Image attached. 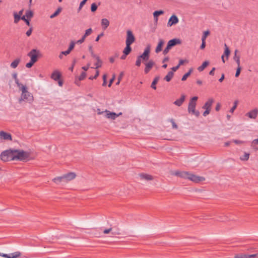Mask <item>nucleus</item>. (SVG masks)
I'll list each match as a JSON object with an SVG mask.
<instances>
[{"label":"nucleus","instance_id":"58836bf2","mask_svg":"<svg viewBox=\"0 0 258 258\" xmlns=\"http://www.w3.org/2000/svg\"><path fill=\"white\" fill-rule=\"evenodd\" d=\"M210 34V31L209 30L205 31L204 32L203 36L202 37V40L206 41V38Z\"/></svg>","mask_w":258,"mask_h":258},{"label":"nucleus","instance_id":"864d4df0","mask_svg":"<svg viewBox=\"0 0 258 258\" xmlns=\"http://www.w3.org/2000/svg\"><path fill=\"white\" fill-rule=\"evenodd\" d=\"M33 28L32 27L30 28V29L26 32V34L27 36H30L32 32Z\"/></svg>","mask_w":258,"mask_h":258},{"label":"nucleus","instance_id":"5701e85b","mask_svg":"<svg viewBox=\"0 0 258 258\" xmlns=\"http://www.w3.org/2000/svg\"><path fill=\"white\" fill-rule=\"evenodd\" d=\"M159 79H160V77L159 76H157L155 77V78L154 79V80L151 84V87L152 88H153L154 90L156 89V85L157 84L158 82L159 81Z\"/></svg>","mask_w":258,"mask_h":258},{"label":"nucleus","instance_id":"f704fd0d","mask_svg":"<svg viewBox=\"0 0 258 258\" xmlns=\"http://www.w3.org/2000/svg\"><path fill=\"white\" fill-rule=\"evenodd\" d=\"M224 46H225L224 54L226 55V56L227 57V59H228V56L230 53V51L228 47L227 46V45L226 44H225Z\"/></svg>","mask_w":258,"mask_h":258},{"label":"nucleus","instance_id":"4be33fe9","mask_svg":"<svg viewBox=\"0 0 258 258\" xmlns=\"http://www.w3.org/2000/svg\"><path fill=\"white\" fill-rule=\"evenodd\" d=\"M163 14L164 11L162 10L156 11L153 13L154 19L156 23H157L158 21V17H159L160 15H162Z\"/></svg>","mask_w":258,"mask_h":258},{"label":"nucleus","instance_id":"8fccbe9b","mask_svg":"<svg viewBox=\"0 0 258 258\" xmlns=\"http://www.w3.org/2000/svg\"><path fill=\"white\" fill-rule=\"evenodd\" d=\"M99 75V71L97 70L96 71V74L95 75V77L90 76L89 78V79H90V80L95 79L98 77Z\"/></svg>","mask_w":258,"mask_h":258},{"label":"nucleus","instance_id":"603ef678","mask_svg":"<svg viewBox=\"0 0 258 258\" xmlns=\"http://www.w3.org/2000/svg\"><path fill=\"white\" fill-rule=\"evenodd\" d=\"M188 62V60H187V59H184V60H183V59H180V60L179 61V63H178V66H179V67H180V66L181 65L183 64H184V63H185V62L187 63Z\"/></svg>","mask_w":258,"mask_h":258},{"label":"nucleus","instance_id":"a18cd8bd","mask_svg":"<svg viewBox=\"0 0 258 258\" xmlns=\"http://www.w3.org/2000/svg\"><path fill=\"white\" fill-rule=\"evenodd\" d=\"M86 76V74L85 72H82L81 74L79 76V81H82L84 80Z\"/></svg>","mask_w":258,"mask_h":258},{"label":"nucleus","instance_id":"0eeeda50","mask_svg":"<svg viewBox=\"0 0 258 258\" xmlns=\"http://www.w3.org/2000/svg\"><path fill=\"white\" fill-rule=\"evenodd\" d=\"M22 253L19 251L8 254L0 252V256L5 258H19L20 257Z\"/></svg>","mask_w":258,"mask_h":258},{"label":"nucleus","instance_id":"338daca9","mask_svg":"<svg viewBox=\"0 0 258 258\" xmlns=\"http://www.w3.org/2000/svg\"><path fill=\"white\" fill-rule=\"evenodd\" d=\"M220 107H221V104L220 103H217L216 104V107H215V110L217 111H219V110L220 109Z\"/></svg>","mask_w":258,"mask_h":258},{"label":"nucleus","instance_id":"aec40b11","mask_svg":"<svg viewBox=\"0 0 258 258\" xmlns=\"http://www.w3.org/2000/svg\"><path fill=\"white\" fill-rule=\"evenodd\" d=\"M61 77V74L57 71H54L51 76V78L55 81H57Z\"/></svg>","mask_w":258,"mask_h":258},{"label":"nucleus","instance_id":"f3484780","mask_svg":"<svg viewBox=\"0 0 258 258\" xmlns=\"http://www.w3.org/2000/svg\"><path fill=\"white\" fill-rule=\"evenodd\" d=\"M214 102V99L213 98H209L208 101L205 103L204 106L202 107L203 109H211V106Z\"/></svg>","mask_w":258,"mask_h":258},{"label":"nucleus","instance_id":"09e8293b","mask_svg":"<svg viewBox=\"0 0 258 258\" xmlns=\"http://www.w3.org/2000/svg\"><path fill=\"white\" fill-rule=\"evenodd\" d=\"M35 63L34 62H33L32 60H30V61L27 63L26 64V67L27 68H31L33 64Z\"/></svg>","mask_w":258,"mask_h":258},{"label":"nucleus","instance_id":"c85d7f7f","mask_svg":"<svg viewBox=\"0 0 258 258\" xmlns=\"http://www.w3.org/2000/svg\"><path fill=\"white\" fill-rule=\"evenodd\" d=\"M96 62L95 63V68L92 67L93 69H97L99 68H100L102 64V60L100 59V57L98 56L96 59Z\"/></svg>","mask_w":258,"mask_h":258},{"label":"nucleus","instance_id":"0e129e2a","mask_svg":"<svg viewBox=\"0 0 258 258\" xmlns=\"http://www.w3.org/2000/svg\"><path fill=\"white\" fill-rule=\"evenodd\" d=\"M112 228H108V229H105L104 231H103V233L104 234H108L109 233V232H110L111 231H112Z\"/></svg>","mask_w":258,"mask_h":258},{"label":"nucleus","instance_id":"473e14b6","mask_svg":"<svg viewBox=\"0 0 258 258\" xmlns=\"http://www.w3.org/2000/svg\"><path fill=\"white\" fill-rule=\"evenodd\" d=\"M61 10H62L61 8H60V7L58 8L53 14L50 15V18L51 19L55 18V17H56L57 16H58L59 14V13L61 12Z\"/></svg>","mask_w":258,"mask_h":258},{"label":"nucleus","instance_id":"e433bc0d","mask_svg":"<svg viewBox=\"0 0 258 258\" xmlns=\"http://www.w3.org/2000/svg\"><path fill=\"white\" fill-rule=\"evenodd\" d=\"M14 23L15 24L18 23V22L21 19V16L20 15H18L16 12H15L14 13Z\"/></svg>","mask_w":258,"mask_h":258},{"label":"nucleus","instance_id":"69168bd1","mask_svg":"<svg viewBox=\"0 0 258 258\" xmlns=\"http://www.w3.org/2000/svg\"><path fill=\"white\" fill-rule=\"evenodd\" d=\"M233 142L236 144H241L244 143L243 141L238 140H234Z\"/></svg>","mask_w":258,"mask_h":258},{"label":"nucleus","instance_id":"1a4fd4ad","mask_svg":"<svg viewBox=\"0 0 258 258\" xmlns=\"http://www.w3.org/2000/svg\"><path fill=\"white\" fill-rule=\"evenodd\" d=\"M33 95L28 91L26 92L25 93H22L21 97L19 99V103H21V101L23 100H26L28 102H31L33 100Z\"/></svg>","mask_w":258,"mask_h":258},{"label":"nucleus","instance_id":"dca6fc26","mask_svg":"<svg viewBox=\"0 0 258 258\" xmlns=\"http://www.w3.org/2000/svg\"><path fill=\"white\" fill-rule=\"evenodd\" d=\"M105 112L106 113L105 117L107 118L114 120L117 117V114L115 112H110L107 110H106Z\"/></svg>","mask_w":258,"mask_h":258},{"label":"nucleus","instance_id":"4468645a","mask_svg":"<svg viewBox=\"0 0 258 258\" xmlns=\"http://www.w3.org/2000/svg\"><path fill=\"white\" fill-rule=\"evenodd\" d=\"M0 137L5 140H12L11 135L4 131L0 132Z\"/></svg>","mask_w":258,"mask_h":258},{"label":"nucleus","instance_id":"c03bdc74","mask_svg":"<svg viewBox=\"0 0 258 258\" xmlns=\"http://www.w3.org/2000/svg\"><path fill=\"white\" fill-rule=\"evenodd\" d=\"M19 89L22 91V93H25L28 91L26 87L22 84L21 85H20V88Z\"/></svg>","mask_w":258,"mask_h":258},{"label":"nucleus","instance_id":"2eb2a0df","mask_svg":"<svg viewBox=\"0 0 258 258\" xmlns=\"http://www.w3.org/2000/svg\"><path fill=\"white\" fill-rule=\"evenodd\" d=\"M258 113V109H254L251 111L247 112L246 114V116H248L250 118L255 119L257 117Z\"/></svg>","mask_w":258,"mask_h":258},{"label":"nucleus","instance_id":"ddd939ff","mask_svg":"<svg viewBox=\"0 0 258 258\" xmlns=\"http://www.w3.org/2000/svg\"><path fill=\"white\" fill-rule=\"evenodd\" d=\"M145 68L144 70V72L145 74H148L151 69L153 68V67L155 64V62L153 60H150L148 62L145 63Z\"/></svg>","mask_w":258,"mask_h":258},{"label":"nucleus","instance_id":"a211bd4d","mask_svg":"<svg viewBox=\"0 0 258 258\" xmlns=\"http://www.w3.org/2000/svg\"><path fill=\"white\" fill-rule=\"evenodd\" d=\"M164 41L162 39H159L158 44L155 49V52L158 53L162 50V47L164 44Z\"/></svg>","mask_w":258,"mask_h":258},{"label":"nucleus","instance_id":"9b49d317","mask_svg":"<svg viewBox=\"0 0 258 258\" xmlns=\"http://www.w3.org/2000/svg\"><path fill=\"white\" fill-rule=\"evenodd\" d=\"M64 182H68L74 179L76 177V174L74 172H69L67 174H64L62 176Z\"/></svg>","mask_w":258,"mask_h":258},{"label":"nucleus","instance_id":"7ed1b4c3","mask_svg":"<svg viewBox=\"0 0 258 258\" xmlns=\"http://www.w3.org/2000/svg\"><path fill=\"white\" fill-rule=\"evenodd\" d=\"M15 149H9L2 152L1 159L3 161L15 160Z\"/></svg>","mask_w":258,"mask_h":258},{"label":"nucleus","instance_id":"2f4dec72","mask_svg":"<svg viewBox=\"0 0 258 258\" xmlns=\"http://www.w3.org/2000/svg\"><path fill=\"white\" fill-rule=\"evenodd\" d=\"M12 77L15 80L16 84L17 85V86L20 88V85H21V84L19 83V81L18 79L17 78V74L16 73H14L12 74Z\"/></svg>","mask_w":258,"mask_h":258},{"label":"nucleus","instance_id":"39448f33","mask_svg":"<svg viewBox=\"0 0 258 258\" xmlns=\"http://www.w3.org/2000/svg\"><path fill=\"white\" fill-rule=\"evenodd\" d=\"M150 45H148L144 50V52L140 55L138 56V57L143 61H148L150 57Z\"/></svg>","mask_w":258,"mask_h":258},{"label":"nucleus","instance_id":"20e7f679","mask_svg":"<svg viewBox=\"0 0 258 258\" xmlns=\"http://www.w3.org/2000/svg\"><path fill=\"white\" fill-rule=\"evenodd\" d=\"M27 55L30 57V60L35 63L37 61L38 57L42 56V54L39 50L33 49L27 54Z\"/></svg>","mask_w":258,"mask_h":258},{"label":"nucleus","instance_id":"052dcab7","mask_svg":"<svg viewBox=\"0 0 258 258\" xmlns=\"http://www.w3.org/2000/svg\"><path fill=\"white\" fill-rule=\"evenodd\" d=\"M202 44H201V45L200 46V48L201 49H203L206 47V41L202 40Z\"/></svg>","mask_w":258,"mask_h":258},{"label":"nucleus","instance_id":"de8ad7c7","mask_svg":"<svg viewBox=\"0 0 258 258\" xmlns=\"http://www.w3.org/2000/svg\"><path fill=\"white\" fill-rule=\"evenodd\" d=\"M241 68L240 67V66H237V68L236 69V73H235V77H239L240 74V72H241Z\"/></svg>","mask_w":258,"mask_h":258},{"label":"nucleus","instance_id":"72a5a7b5","mask_svg":"<svg viewBox=\"0 0 258 258\" xmlns=\"http://www.w3.org/2000/svg\"><path fill=\"white\" fill-rule=\"evenodd\" d=\"M52 181L55 183L58 184L61 182H64V180H63L62 176H59L55 177L52 179Z\"/></svg>","mask_w":258,"mask_h":258},{"label":"nucleus","instance_id":"393cba45","mask_svg":"<svg viewBox=\"0 0 258 258\" xmlns=\"http://www.w3.org/2000/svg\"><path fill=\"white\" fill-rule=\"evenodd\" d=\"M174 76L173 72H169L167 75L164 77V80L167 82H170Z\"/></svg>","mask_w":258,"mask_h":258},{"label":"nucleus","instance_id":"5fc2aeb1","mask_svg":"<svg viewBox=\"0 0 258 258\" xmlns=\"http://www.w3.org/2000/svg\"><path fill=\"white\" fill-rule=\"evenodd\" d=\"M141 62H142V60L141 59H140L138 56L137 59L136 61V66H137L138 67H140L141 66Z\"/></svg>","mask_w":258,"mask_h":258},{"label":"nucleus","instance_id":"b1692460","mask_svg":"<svg viewBox=\"0 0 258 258\" xmlns=\"http://www.w3.org/2000/svg\"><path fill=\"white\" fill-rule=\"evenodd\" d=\"M109 25V21L106 19H102L101 20V25L103 26V29L105 30Z\"/></svg>","mask_w":258,"mask_h":258},{"label":"nucleus","instance_id":"f257e3e1","mask_svg":"<svg viewBox=\"0 0 258 258\" xmlns=\"http://www.w3.org/2000/svg\"><path fill=\"white\" fill-rule=\"evenodd\" d=\"M171 174L184 179H188L196 183H200L205 180V178L204 177L198 176L188 171L176 170L172 171Z\"/></svg>","mask_w":258,"mask_h":258},{"label":"nucleus","instance_id":"c9c22d12","mask_svg":"<svg viewBox=\"0 0 258 258\" xmlns=\"http://www.w3.org/2000/svg\"><path fill=\"white\" fill-rule=\"evenodd\" d=\"M25 15L26 16L27 19H30L33 17V12L31 10L27 11Z\"/></svg>","mask_w":258,"mask_h":258},{"label":"nucleus","instance_id":"79ce46f5","mask_svg":"<svg viewBox=\"0 0 258 258\" xmlns=\"http://www.w3.org/2000/svg\"><path fill=\"white\" fill-rule=\"evenodd\" d=\"M97 5L96 3H93L91 6V11L92 12H95L97 9Z\"/></svg>","mask_w":258,"mask_h":258},{"label":"nucleus","instance_id":"4d7b16f0","mask_svg":"<svg viewBox=\"0 0 258 258\" xmlns=\"http://www.w3.org/2000/svg\"><path fill=\"white\" fill-rule=\"evenodd\" d=\"M170 49L168 48L167 46L165 47V48L163 51V54L164 55H166L170 51Z\"/></svg>","mask_w":258,"mask_h":258},{"label":"nucleus","instance_id":"ea45409f","mask_svg":"<svg viewBox=\"0 0 258 258\" xmlns=\"http://www.w3.org/2000/svg\"><path fill=\"white\" fill-rule=\"evenodd\" d=\"M75 44H76V42L75 41H72L70 43V44L68 49V50H69L71 52V51L74 49Z\"/></svg>","mask_w":258,"mask_h":258},{"label":"nucleus","instance_id":"49530a36","mask_svg":"<svg viewBox=\"0 0 258 258\" xmlns=\"http://www.w3.org/2000/svg\"><path fill=\"white\" fill-rule=\"evenodd\" d=\"M92 32V30L91 28H89L87 29L85 33V37H87L90 35Z\"/></svg>","mask_w":258,"mask_h":258},{"label":"nucleus","instance_id":"423d86ee","mask_svg":"<svg viewBox=\"0 0 258 258\" xmlns=\"http://www.w3.org/2000/svg\"><path fill=\"white\" fill-rule=\"evenodd\" d=\"M135 40L136 38L132 31L130 30H127L125 44L132 45L135 41Z\"/></svg>","mask_w":258,"mask_h":258},{"label":"nucleus","instance_id":"c756f323","mask_svg":"<svg viewBox=\"0 0 258 258\" xmlns=\"http://www.w3.org/2000/svg\"><path fill=\"white\" fill-rule=\"evenodd\" d=\"M20 58L16 59L11 63V67L14 69L16 68L18 66L19 63H20Z\"/></svg>","mask_w":258,"mask_h":258},{"label":"nucleus","instance_id":"680f3d73","mask_svg":"<svg viewBox=\"0 0 258 258\" xmlns=\"http://www.w3.org/2000/svg\"><path fill=\"white\" fill-rule=\"evenodd\" d=\"M210 111H211V110L206 109V110L203 112V116H206L210 113Z\"/></svg>","mask_w":258,"mask_h":258},{"label":"nucleus","instance_id":"bf43d9fd","mask_svg":"<svg viewBox=\"0 0 258 258\" xmlns=\"http://www.w3.org/2000/svg\"><path fill=\"white\" fill-rule=\"evenodd\" d=\"M114 79H115V75H114L113 76V77L109 81V84L108 85L109 87H111L113 82L114 81Z\"/></svg>","mask_w":258,"mask_h":258},{"label":"nucleus","instance_id":"3c124183","mask_svg":"<svg viewBox=\"0 0 258 258\" xmlns=\"http://www.w3.org/2000/svg\"><path fill=\"white\" fill-rule=\"evenodd\" d=\"M249 154L248 153H245L244 156L242 157H241L240 159L242 160H247L249 158Z\"/></svg>","mask_w":258,"mask_h":258},{"label":"nucleus","instance_id":"a878e982","mask_svg":"<svg viewBox=\"0 0 258 258\" xmlns=\"http://www.w3.org/2000/svg\"><path fill=\"white\" fill-rule=\"evenodd\" d=\"M238 50L236 49L234 51V56L233 57L234 60L236 61L237 66H240V55L237 54Z\"/></svg>","mask_w":258,"mask_h":258},{"label":"nucleus","instance_id":"13d9d810","mask_svg":"<svg viewBox=\"0 0 258 258\" xmlns=\"http://www.w3.org/2000/svg\"><path fill=\"white\" fill-rule=\"evenodd\" d=\"M256 145H258V139L253 140L251 143V146L253 147Z\"/></svg>","mask_w":258,"mask_h":258},{"label":"nucleus","instance_id":"6ab92c4d","mask_svg":"<svg viewBox=\"0 0 258 258\" xmlns=\"http://www.w3.org/2000/svg\"><path fill=\"white\" fill-rule=\"evenodd\" d=\"M185 95L184 94H182L181 95L180 98L179 99H177L176 100H175L173 102V104L177 106H180L185 101Z\"/></svg>","mask_w":258,"mask_h":258},{"label":"nucleus","instance_id":"e2e57ef3","mask_svg":"<svg viewBox=\"0 0 258 258\" xmlns=\"http://www.w3.org/2000/svg\"><path fill=\"white\" fill-rule=\"evenodd\" d=\"M191 114L195 115L197 117H199L200 116V113L199 111L194 110V112H191Z\"/></svg>","mask_w":258,"mask_h":258},{"label":"nucleus","instance_id":"4c0bfd02","mask_svg":"<svg viewBox=\"0 0 258 258\" xmlns=\"http://www.w3.org/2000/svg\"><path fill=\"white\" fill-rule=\"evenodd\" d=\"M168 121H169L171 123L173 128L177 129L178 126L176 124V123H175L174 119H173V118L169 119Z\"/></svg>","mask_w":258,"mask_h":258},{"label":"nucleus","instance_id":"6e6552de","mask_svg":"<svg viewBox=\"0 0 258 258\" xmlns=\"http://www.w3.org/2000/svg\"><path fill=\"white\" fill-rule=\"evenodd\" d=\"M138 178L141 181H149L154 179V177L150 174L141 173L138 174Z\"/></svg>","mask_w":258,"mask_h":258},{"label":"nucleus","instance_id":"6e6d98bb","mask_svg":"<svg viewBox=\"0 0 258 258\" xmlns=\"http://www.w3.org/2000/svg\"><path fill=\"white\" fill-rule=\"evenodd\" d=\"M198 99V97L197 96H194L190 99L189 102L196 103Z\"/></svg>","mask_w":258,"mask_h":258},{"label":"nucleus","instance_id":"bb28decb","mask_svg":"<svg viewBox=\"0 0 258 258\" xmlns=\"http://www.w3.org/2000/svg\"><path fill=\"white\" fill-rule=\"evenodd\" d=\"M209 64V61H205L199 67H198V70L199 71V72H202L203 71L208 65Z\"/></svg>","mask_w":258,"mask_h":258},{"label":"nucleus","instance_id":"cd10ccee","mask_svg":"<svg viewBox=\"0 0 258 258\" xmlns=\"http://www.w3.org/2000/svg\"><path fill=\"white\" fill-rule=\"evenodd\" d=\"M131 45L130 44H126V46L123 50V53L125 54V55H128L132 51Z\"/></svg>","mask_w":258,"mask_h":258},{"label":"nucleus","instance_id":"9d476101","mask_svg":"<svg viewBox=\"0 0 258 258\" xmlns=\"http://www.w3.org/2000/svg\"><path fill=\"white\" fill-rule=\"evenodd\" d=\"M181 41L180 39L178 38H174L170 40H169L167 44V47L171 49L173 47L177 45L181 44Z\"/></svg>","mask_w":258,"mask_h":258},{"label":"nucleus","instance_id":"a19ab883","mask_svg":"<svg viewBox=\"0 0 258 258\" xmlns=\"http://www.w3.org/2000/svg\"><path fill=\"white\" fill-rule=\"evenodd\" d=\"M238 100H235L234 102V105L230 109V112L231 113H233L234 111V110L236 108L237 106V104H238Z\"/></svg>","mask_w":258,"mask_h":258},{"label":"nucleus","instance_id":"f8f14e48","mask_svg":"<svg viewBox=\"0 0 258 258\" xmlns=\"http://www.w3.org/2000/svg\"><path fill=\"white\" fill-rule=\"evenodd\" d=\"M179 22L178 17L175 15H172L169 18L167 23V27H171L173 25H175L177 24Z\"/></svg>","mask_w":258,"mask_h":258},{"label":"nucleus","instance_id":"f03ea898","mask_svg":"<svg viewBox=\"0 0 258 258\" xmlns=\"http://www.w3.org/2000/svg\"><path fill=\"white\" fill-rule=\"evenodd\" d=\"M15 160H33L36 159L37 153L34 151L28 150L24 151L23 150L15 149Z\"/></svg>","mask_w":258,"mask_h":258},{"label":"nucleus","instance_id":"774afa93","mask_svg":"<svg viewBox=\"0 0 258 258\" xmlns=\"http://www.w3.org/2000/svg\"><path fill=\"white\" fill-rule=\"evenodd\" d=\"M256 253L255 254H247V258H256Z\"/></svg>","mask_w":258,"mask_h":258},{"label":"nucleus","instance_id":"7c9ffc66","mask_svg":"<svg viewBox=\"0 0 258 258\" xmlns=\"http://www.w3.org/2000/svg\"><path fill=\"white\" fill-rule=\"evenodd\" d=\"M193 71V69L192 68H190L188 72H187L186 73H185L182 77L181 78V80L182 81H185L187 78L190 75L191 73Z\"/></svg>","mask_w":258,"mask_h":258},{"label":"nucleus","instance_id":"37998d69","mask_svg":"<svg viewBox=\"0 0 258 258\" xmlns=\"http://www.w3.org/2000/svg\"><path fill=\"white\" fill-rule=\"evenodd\" d=\"M234 258H247V254H237L235 255Z\"/></svg>","mask_w":258,"mask_h":258},{"label":"nucleus","instance_id":"412c9836","mask_svg":"<svg viewBox=\"0 0 258 258\" xmlns=\"http://www.w3.org/2000/svg\"><path fill=\"white\" fill-rule=\"evenodd\" d=\"M196 103L189 102L187 108L189 113L194 112V110L196 109Z\"/></svg>","mask_w":258,"mask_h":258}]
</instances>
